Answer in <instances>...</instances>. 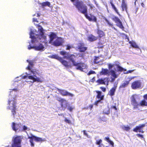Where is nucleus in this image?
Instances as JSON below:
<instances>
[{
    "instance_id": "1",
    "label": "nucleus",
    "mask_w": 147,
    "mask_h": 147,
    "mask_svg": "<svg viewBox=\"0 0 147 147\" xmlns=\"http://www.w3.org/2000/svg\"><path fill=\"white\" fill-rule=\"evenodd\" d=\"M60 54L61 55L63 56V58L56 54L50 56V57L58 60L66 68H71L72 66L69 64L68 61L63 59H66L70 61L72 63L74 66H77L76 68L77 70H79L81 71H83L84 69L83 67H85L86 65L84 63L82 62L77 63L75 61L74 58L76 57V56L74 55L69 54L68 52L64 51H60Z\"/></svg>"
},
{
    "instance_id": "2",
    "label": "nucleus",
    "mask_w": 147,
    "mask_h": 147,
    "mask_svg": "<svg viewBox=\"0 0 147 147\" xmlns=\"http://www.w3.org/2000/svg\"><path fill=\"white\" fill-rule=\"evenodd\" d=\"M73 4L77 8L78 11L81 13L84 14L86 18L89 21L96 22V18L95 16L91 14H90V16L88 15L87 7L84 3L83 1L77 0L73 3Z\"/></svg>"
},
{
    "instance_id": "3",
    "label": "nucleus",
    "mask_w": 147,
    "mask_h": 147,
    "mask_svg": "<svg viewBox=\"0 0 147 147\" xmlns=\"http://www.w3.org/2000/svg\"><path fill=\"white\" fill-rule=\"evenodd\" d=\"M36 26L38 27V31L39 34L36 35V36H35L34 33L32 31H31L30 33V38L32 39L31 42L32 43L35 42L37 40L36 39L40 40L43 39L45 40L46 38V36L44 34V30L42 26L39 24H37Z\"/></svg>"
},
{
    "instance_id": "4",
    "label": "nucleus",
    "mask_w": 147,
    "mask_h": 147,
    "mask_svg": "<svg viewBox=\"0 0 147 147\" xmlns=\"http://www.w3.org/2000/svg\"><path fill=\"white\" fill-rule=\"evenodd\" d=\"M15 98L14 97H9L8 101V104L9 105L7 107V109L11 110L12 113L14 117L16 114V103Z\"/></svg>"
},
{
    "instance_id": "5",
    "label": "nucleus",
    "mask_w": 147,
    "mask_h": 147,
    "mask_svg": "<svg viewBox=\"0 0 147 147\" xmlns=\"http://www.w3.org/2000/svg\"><path fill=\"white\" fill-rule=\"evenodd\" d=\"M22 138L20 136H17L14 138L11 147H21V142Z\"/></svg>"
},
{
    "instance_id": "6",
    "label": "nucleus",
    "mask_w": 147,
    "mask_h": 147,
    "mask_svg": "<svg viewBox=\"0 0 147 147\" xmlns=\"http://www.w3.org/2000/svg\"><path fill=\"white\" fill-rule=\"evenodd\" d=\"M57 100L60 102V105L63 111L65 110L69 105L67 101L65 99L60 97H57Z\"/></svg>"
},
{
    "instance_id": "7",
    "label": "nucleus",
    "mask_w": 147,
    "mask_h": 147,
    "mask_svg": "<svg viewBox=\"0 0 147 147\" xmlns=\"http://www.w3.org/2000/svg\"><path fill=\"white\" fill-rule=\"evenodd\" d=\"M28 138L30 139L29 141L30 143V145L32 146H34V144L33 143V140L36 142H44L45 141V139H42V138L38 137L32 135L31 136L28 137Z\"/></svg>"
},
{
    "instance_id": "8",
    "label": "nucleus",
    "mask_w": 147,
    "mask_h": 147,
    "mask_svg": "<svg viewBox=\"0 0 147 147\" xmlns=\"http://www.w3.org/2000/svg\"><path fill=\"white\" fill-rule=\"evenodd\" d=\"M112 20L116 23V26L122 30H124V28L122 24V22L117 17L114 16L112 18Z\"/></svg>"
},
{
    "instance_id": "9",
    "label": "nucleus",
    "mask_w": 147,
    "mask_h": 147,
    "mask_svg": "<svg viewBox=\"0 0 147 147\" xmlns=\"http://www.w3.org/2000/svg\"><path fill=\"white\" fill-rule=\"evenodd\" d=\"M136 96L135 95H132L131 98V104L133 106L134 109L138 108L140 105L136 100Z\"/></svg>"
},
{
    "instance_id": "10",
    "label": "nucleus",
    "mask_w": 147,
    "mask_h": 147,
    "mask_svg": "<svg viewBox=\"0 0 147 147\" xmlns=\"http://www.w3.org/2000/svg\"><path fill=\"white\" fill-rule=\"evenodd\" d=\"M63 43V40L62 38L57 37L56 39L51 44L55 46L58 47L62 45Z\"/></svg>"
},
{
    "instance_id": "11",
    "label": "nucleus",
    "mask_w": 147,
    "mask_h": 147,
    "mask_svg": "<svg viewBox=\"0 0 147 147\" xmlns=\"http://www.w3.org/2000/svg\"><path fill=\"white\" fill-rule=\"evenodd\" d=\"M22 125L21 123H16L14 122L12 123L11 127L13 130L16 132L18 130L20 131V128H21Z\"/></svg>"
},
{
    "instance_id": "12",
    "label": "nucleus",
    "mask_w": 147,
    "mask_h": 147,
    "mask_svg": "<svg viewBox=\"0 0 147 147\" xmlns=\"http://www.w3.org/2000/svg\"><path fill=\"white\" fill-rule=\"evenodd\" d=\"M131 87L133 89L140 88L141 87V83L140 80H137L134 81L132 83Z\"/></svg>"
},
{
    "instance_id": "13",
    "label": "nucleus",
    "mask_w": 147,
    "mask_h": 147,
    "mask_svg": "<svg viewBox=\"0 0 147 147\" xmlns=\"http://www.w3.org/2000/svg\"><path fill=\"white\" fill-rule=\"evenodd\" d=\"M57 90L59 92L60 94L63 96H68L71 97L73 96L74 95L70 93L69 92L63 89H60L58 88H56Z\"/></svg>"
},
{
    "instance_id": "14",
    "label": "nucleus",
    "mask_w": 147,
    "mask_h": 147,
    "mask_svg": "<svg viewBox=\"0 0 147 147\" xmlns=\"http://www.w3.org/2000/svg\"><path fill=\"white\" fill-rule=\"evenodd\" d=\"M145 126V124H143L139 126H136L135 128L133 129V131L136 132H141L144 133V131L143 130V127Z\"/></svg>"
},
{
    "instance_id": "15",
    "label": "nucleus",
    "mask_w": 147,
    "mask_h": 147,
    "mask_svg": "<svg viewBox=\"0 0 147 147\" xmlns=\"http://www.w3.org/2000/svg\"><path fill=\"white\" fill-rule=\"evenodd\" d=\"M84 42H79L78 44V48L80 52H84L87 49V47H84Z\"/></svg>"
},
{
    "instance_id": "16",
    "label": "nucleus",
    "mask_w": 147,
    "mask_h": 147,
    "mask_svg": "<svg viewBox=\"0 0 147 147\" xmlns=\"http://www.w3.org/2000/svg\"><path fill=\"white\" fill-rule=\"evenodd\" d=\"M109 82L108 78H105L103 79L100 78L96 80V82L98 83V84H105V82H107V84Z\"/></svg>"
},
{
    "instance_id": "17",
    "label": "nucleus",
    "mask_w": 147,
    "mask_h": 147,
    "mask_svg": "<svg viewBox=\"0 0 147 147\" xmlns=\"http://www.w3.org/2000/svg\"><path fill=\"white\" fill-rule=\"evenodd\" d=\"M96 33L98 35L97 38L100 39L101 38L104 37L105 36V32L101 30L97 29Z\"/></svg>"
},
{
    "instance_id": "18",
    "label": "nucleus",
    "mask_w": 147,
    "mask_h": 147,
    "mask_svg": "<svg viewBox=\"0 0 147 147\" xmlns=\"http://www.w3.org/2000/svg\"><path fill=\"white\" fill-rule=\"evenodd\" d=\"M95 92L97 93L96 97L100 100H103L104 97V95H102V92L101 91L99 90L95 91Z\"/></svg>"
},
{
    "instance_id": "19",
    "label": "nucleus",
    "mask_w": 147,
    "mask_h": 147,
    "mask_svg": "<svg viewBox=\"0 0 147 147\" xmlns=\"http://www.w3.org/2000/svg\"><path fill=\"white\" fill-rule=\"evenodd\" d=\"M117 88V86H114L109 92L108 94L110 96H113L115 94V92Z\"/></svg>"
},
{
    "instance_id": "20",
    "label": "nucleus",
    "mask_w": 147,
    "mask_h": 147,
    "mask_svg": "<svg viewBox=\"0 0 147 147\" xmlns=\"http://www.w3.org/2000/svg\"><path fill=\"white\" fill-rule=\"evenodd\" d=\"M121 7L123 11H125L127 12V5L125 0H122Z\"/></svg>"
},
{
    "instance_id": "21",
    "label": "nucleus",
    "mask_w": 147,
    "mask_h": 147,
    "mask_svg": "<svg viewBox=\"0 0 147 147\" xmlns=\"http://www.w3.org/2000/svg\"><path fill=\"white\" fill-rule=\"evenodd\" d=\"M97 39V36H96L92 34H90L87 37L88 40L91 42L95 41Z\"/></svg>"
},
{
    "instance_id": "22",
    "label": "nucleus",
    "mask_w": 147,
    "mask_h": 147,
    "mask_svg": "<svg viewBox=\"0 0 147 147\" xmlns=\"http://www.w3.org/2000/svg\"><path fill=\"white\" fill-rule=\"evenodd\" d=\"M56 36L57 35L55 33L53 32H51L49 35L50 40L49 43L52 44L53 42V40L56 38Z\"/></svg>"
},
{
    "instance_id": "23",
    "label": "nucleus",
    "mask_w": 147,
    "mask_h": 147,
    "mask_svg": "<svg viewBox=\"0 0 147 147\" xmlns=\"http://www.w3.org/2000/svg\"><path fill=\"white\" fill-rule=\"evenodd\" d=\"M27 69L28 70L30 71L34 75V76L36 77L35 75L38 74V70L36 69H32V68L30 65H28L27 67Z\"/></svg>"
},
{
    "instance_id": "24",
    "label": "nucleus",
    "mask_w": 147,
    "mask_h": 147,
    "mask_svg": "<svg viewBox=\"0 0 147 147\" xmlns=\"http://www.w3.org/2000/svg\"><path fill=\"white\" fill-rule=\"evenodd\" d=\"M110 4H111L112 7V8L113 9L115 12L120 17L121 16V15L119 13L118 11V9H117L116 7H115V5L113 3V1L112 0H111L110 2Z\"/></svg>"
},
{
    "instance_id": "25",
    "label": "nucleus",
    "mask_w": 147,
    "mask_h": 147,
    "mask_svg": "<svg viewBox=\"0 0 147 147\" xmlns=\"http://www.w3.org/2000/svg\"><path fill=\"white\" fill-rule=\"evenodd\" d=\"M35 50L36 51H43L44 49V46L41 43H39L38 46H35Z\"/></svg>"
},
{
    "instance_id": "26",
    "label": "nucleus",
    "mask_w": 147,
    "mask_h": 147,
    "mask_svg": "<svg viewBox=\"0 0 147 147\" xmlns=\"http://www.w3.org/2000/svg\"><path fill=\"white\" fill-rule=\"evenodd\" d=\"M109 72V71L107 69L102 68V70L100 72V74L101 75H105L107 74Z\"/></svg>"
},
{
    "instance_id": "27",
    "label": "nucleus",
    "mask_w": 147,
    "mask_h": 147,
    "mask_svg": "<svg viewBox=\"0 0 147 147\" xmlns=\"http://www.w3.org/2000/svg\"><path fill=\"white\" fill-rule=\"evenodd\" d=\"M140 105L141 106H147V101L144 98L140 102Z\"/></svg>"
},
{
    "instance_id": "28",
    "label": "nucleus",
    "mask_w": 147,
    "mask_h": 147,
    "mask_svg": "<svg viewBox=\"0 0 147 147\" xmlns=\"http://www.w3.org/2000/svg\"><path fill=\"white\" fill-rule=\"evenodd\" d=\"M129 43L131 44L133 47L136 49H139L138 46L137 45L135 42L130 41L129 42Z\"/></svg>"
},
{
    "instance_id": "29",
    "label": "nucleus",
    "mask_w": 147,
    "mask_h": 147,
    "mask_svg": "<svg viewBox=\"0 0 147 147\" xmlns=\"http://www.w3.org/2000/svg\"><path fill=\"white\" fill-rule=\"evenodd\" d=\"M115 62L117 63L115 64V65L117 67L118 69V71L121 72L124 70V69L123 67L119 65V62L117 61H115Z\"/></svg>"
},
{
    "instance_id": "30",
    "label": "nucleus",
    "mask_w": 147,
    "mask_h": 147,
    "mask_svg": "<svg viewBox=\"0 0 147 147\" xmlns=\"http://www.w3.org/2000/svg\"><path fill=\"white\" fill-rule=\"evenodd\" d=\"M129 81H126L120 86V88H124L126 87L129 84Z\"/></svg>"
},
{
    "instance_id": "31",
    "label": "nucleus",
    "mask_w": 147,
    "mask_h": 147,
    "mask_svg": "<svg viewBox=\"0 0 147 147\" xmlns=\"http://www.w3.org/2000/svg\"><path fill=\"white\" fill-rule=\"evenodd\" d=\"M40 4L42 7H43L46 6H47L49 7H50V3L48 1L40 3Z\"/></svg>"
},
{
    "instance_id": "32",
    "label": "nucleus",
    "mask_w": 147,
    "mask_h": 147,
    "mask_svg": "<svg viewBox=\"0 0 147 147\" xmlns=\"http://www.w3.org/2000/svg\"><path fill=\"white\" fill-rule=\"evenodd\" d=\"M110 72L111 76L115 78H116L117 77V75L116 74V72L115 71L113 70H111L110 71Z\"/></svg>"
},
{
    "instance_id": "33",
    "label": "nucleus",
    "mask_w": 147,
    "mask_h": 147,
    "mask_svg": "<svg viewBox=\"0 0 147 147\" xmlns=\"http://www.w3.org/2000/svg\"><path fill=\"white\" fill-rule=\"evenodd\" d=\"M104 45H103V43L99 41L98 43L97 47L99 49L102 48L104 47Z\"/></svg>"
},
{
    "instance_id": "34",
    "label": "nucleus",
    "mask_w": 147,
    "mask_h": 147,
    "mask_svg": "<svg viewBox=\"0 0 147 147\" xmlns=\"http://www.w3.org/2000/svg\"><path fill=\"white\" fill-rule=\"evenodd\" d=\"M38 82L41 83L43 82V80H42L41 78L37 77L36 78H35V80H34V82Z\"/></svg>"
},
{
    "instance_id": "35",
    "label": "nucleus",
    "mask_w": 147,
    "mask_h": 147,
    "mask_svg": "<svg viewBox=\"0 0 147 147\" xmlns=\"http://www.w3.org/2000/svg\"><path fill=\"white\" fill-rule=\"evenodd\" d=\"M99 58L98 57H95L94 59V62L96 64L98 63L100 61L98 60Z\"/></svg>"
},
{
    "instance_id": "36",
    "label": "nucleus",
    "mask_w": 147,
    "mask_h": 147,
    "mask_svg": "<svg viewBox=\"0 0 147 147\" xmlns=\"http://www.w3.org/2000/svg\"><path fill=\"white\" fill-rule=\"evenodd\" d=\"M104 19L109 26H110L111 27H112L113 26V23L110 22L107 18H105Z\"/></svg>"
},
{
    "instance_id": "37",
    "label": "nucleus",
    "mask_w": 147,
    "mask_h": 147,
    "mask_svg": "<svg viewBox=\"0 0 147 147\" xmlns=\"http://www.w3.org/2000/svg\"><path fill=\"white\" fill-rule=\"evenodd\" d=\"M67 107V109L68 110H69L70 112H71L72 111V110L74 108V107L71 106L69 105H68Z\"/></svg>"
},
{
    "instance_id": "38",
    "label": "nucleus",
    "mask_w": 147,
    "mask_h": 147,
    "mask_svg": "<svg viewBox=\"0 0 147 147\" xmlns=\"http://www.w3.org/2000/svg\"><path fill=\"white\" fill-rule=\"evenodd\" d=\"M27 61L28 63L31 68L33 67L34 65L33 61H29L28 60H27Z\"/></svg>"
},
{
    "instance_id": "39",
    "label": "nucleus",
    "mask_w": 147,
    "mask_h": 147,
    "mask_svg": "<svg viewBox=\"0 0 147 147\" xmlns=\"http://www.w3.org/2000/svg\"><path fill=\"white\" fill-rule=\"evenodd\" d=\"M64 121L66 123H68L69 124L71 123V121L69 119H67L65 118V119Z\"/></svg>"
},
{
    "instance_id": "40",
    "label": "nucleus",
    "mask_w": 147,
    "mask_h": 147,
    "mask_svg": "<svg viewBox=\"0 0 147 147\" xmlns=\"http://www.w3.org/2000/svg\"><path fill=\"white\" fill-rule=\"evenodd\" d=\"M28 78L29 79L32 80V82H34V81L35 78L33 76H28Z\"/></svg>"
},
{
    "instance_id": "41",
    "label": "nucleus",
    "mask_w": 147,
    "mask_h": 147,
    "mask_svg": "<svg viewBox=\"0 0 147 147\" xmlns=\"http://www.w3.org/2000/svg\"><path fill=\"white\" fill-rule=\"evenodd\" d=\"M95 72L94 71H93L92 70H90L89 72L87 74V75L88 76H89L91 74H95Z\"/></svg>"
},
{
    "instance_id": "42",
    "label": "nucleus",
    "mask_w": 147,
    "mask_h": 147,
    "mask_svg": "<svg viewBox=\"0 0 147 147\" xmlns=\"http://www.w3.org/2000/svg\"><path fill=\"white\" fill-rule=\"evenodd\" d=\"M108 67L109 69H111L112 67H113V66H114V65H115H115L114 64H112L111 63L109 64H108Z\"/></svg>"
},
{
    "instance_id": "43",
    "label": "nucleus",
    "mask_w": 147,
    "mask_h": 147,
    "mask_svg": "<svg viewBox=\"0 0 147 147\" xmlns=\"http://www.w3.org/2000/svg\"><path fill=\"white\" fill-rule=\"evenodd\" d=\"M130 129V128L129 126H124V129L126 131H128Z\"/></svg>"
},
{
    "instance_id": "44",
    "label": "nucleus",
    "mask_w": 147,
    "mask_h": 147,
    "mask_svg": "<svg viewBox=\"0 0 147 147\" xmlns=\"http://www.w3.org/2000/svg\"><path fill=\"white\" fill-rule=\"evenodd\" d=\"M102 140H97L96 142V144L97 145H99L100 143L102 142Z\"/></svg>"
},
{
    "instance_id": "45",
    "label": "nucleus",
    "mask_w": 147,
    "mask_h": 147,
    "mask_svg": "<svg viewBox=\"0 0 147 147\" xmlns=\"http://www.w3.org/2000/svg\"><path fill=\"white\" fill-rule=\"evenodd\" d=\"M27 129V127L25 125H24L23 126V129H20V131H23L24 130H26Z\"/></svg>"
},
{
    "instance_id": "46",
    "label": "nucleus",
    "mask_w": 147,
    "mask_h": 147,
    "mask_svg": "<svg viewBox=\"0 0 147 147\" xmlns=\"http://www.w3.org/2000/svg\"><path fill=\"white\" fill-rule=\"evenodd\" d=\"M100 88L103 92H105L106 91V88L103 87H100Z\"/></svg>"
},
{
    "instance_id": "47",
    "label": "nucleus",
    "mask_w": 147,
    "mask_h": 147,
    "mask_svg": "<svg viewBox=\"0 0 147 147\" xmlns=\"http://www.w3.org/2000/svg\"><path fill=\"white\" fill-rule=\"evenodd\" d=\"M110 111L109 110H108L107 111H105V110H104L103 111V113L107 115H108L110 113Z\"/></svg>"
},
{
    "instance_id": "48",
    "label": "nucleus",
    "mask_w": 147,
    "mask_h": 147,
    "mask_svg": "<svg viewBox=\"0 0 147 147\" xmlns=\"http://www.w3.org/2000/svg\"><path fill=\"white\" fill-rule=\"evenodd\" d=\"M34 47H35V46H31L30 45H29L28 46V49L29 50H30V49H32L33 48V49H35V48Z\"/></svg>"
},
{
    "instance_id": "49",
    "label": "nucleus",
    "mask_w": 147,
    "mask_h": 147,
    "mask_svg": "<svg viewBox=\"0 0 147 147\" xmlns=\"http://www.w3.org/2000/svg\"><path fill=\"white\" fill-rule=\"evenodd\" d=\"M67 48H66V50H69L71 48V46L69 45H67Z\"/></svg>"
},
{
    "instance_id": "50",
    "label": "nucleus",
    "mask_w": 147,
    "mask_h": 147,
    "mask_svg": "<svg viewBox=\"0 0 147 147\" xmlns=\"http://www.w3.org/2000/svg\"><path fill=\"white\" fill-rule=\"evenodd\" d=\"M110 144L112 145L113 146H114V143L113 142L111 141V140H110L109 141H108V142Z\"/></svg>"
},
{
    "instance_id": "51",
    "label": "nucleus",
    "mask_w": 147,
    "mask_h": 147,
    "mask_svg": "<svg viewBox=\"0 0 147 147\" xmlns=\"http://www.w3.org/2000/svg\"><path fill=\"white\" fill-rule=\"evenodd\" d=\"M136 135L138 136V137H140L142 138H143L144 137L142 135H141L140 134H138Z\"/></svg>"
},
{
    "instance_id": "52",
    "label": "nucleus",
    "mask_w": 147,
    "mask_h": 147,
    "mask_svg": "<svg viewBox=\"0 0 147 147\" xmlns=\"http://www.w3.org/2000/svg\"><path fill=\"white\" fill-rule=\"evenodd\" d=\"M111 109H114L115 111H117V110L116 106H112L111 107Z\"/></svg>"
},
{
    "instance_id": "53",
    "label": "nucleus",
    "mask_w": 147,
    "mask_h": 147,
    "mask_svg": "<svg viewBox=\"0 0 147 147\" xmlns=\"http://www.w3.org/2000/svg\"><path fill=\"white\" fill-rule=\"evenodd\" d=\"M143 97L144 99H145L147 101V94H144L143 96Z\"/></svg>"
},
{
    "instance_id": "54",
    "label": "nucleus",
    "mask_w": 147,
    "mask_h": 147,
    "mask_svg": "<svg viewBox=\"0 0 147 147\" xmlns=\"http://www.w3.org/2000/svg\"><path fill=\"white\" fill-rule=\"evenodd\" d=\"M134 71V70H128L127 71V72L126 73V74H128L129 73H131V72H132Z\"/></svg>"
},
{
    "instance_id": "55",
    "label": "nucleus",
    "mask_w": 147,
    "mask_h": 147,
    "mask_svg": "<svg viewBox=\"0 0 147 147\" xmlns=\"http://www.w3.org/2000/svg\"><path fill=\"white\" fill-rule=\"evenodd\" d=\"M100 100H98L96 101V102H95L94 103V105H97L98 103L100 102Z\"/></svg>"
},
{
    "instance_id": "56",
    "label": "nucleus",
    "mask_w": 147,
    "mask_h": 147,
    "mask_svg": "<svg viewBox=\"0 0 147 147\" xmlns=\"http://www.w3.org/2000/svg\"><path fill=\"white\" fill-rule=\"evenodd\" d=\"M33 21L34 22H36L38 23V21L37 20V19L35 18H33Z\"/></svg>"
},
{
    "instance_id": "57",
    "label": "nucleus",
    "mask_w": 147,
    "mask_h": 147,
    "mask_svg": "<svg viewBox=\"0 0 147 147\" xmlns=\"http://www.w3.org/2000/svg\"><path fill=\"white\" fill-rule=\"evenodd\" d=\"M83 132L84 134V135H85V136H86L88 137V135L87 133L86 132V131L83 130Z\"/></svg>"
},
{
    "instance_id": "58",
    "label": "nucleus",
    "mask_w": 147,
    "mask_h": 147,
    "mask_svg": "<svg viewBox=\"0 0 147 147\" xmlns=\"http://www.w3.org/2000/svg\"><path fill=\"white\" fill-rule=\"evenodd\" d=\"M105 138V140L108 142V141L110 140L109 137H106Z\"/></svg>"
},
{
    "instance_id": "59",
    "label": "nucleus",
    "mask_w": 147,
    "mask_h": 147,
    "mask_svg": "<svg viewBox=\"0 0 147 147\" xmlns=\"http://www.w3.org/2000/svg\"><path fill=\"white\" fill-rule=\"evenodd\" d=\"M88 5L90 7V9H92L93 7H94L93 5H92L89 4Z\"/></svg>"
},
{
    "instance_id": "60",
    "label": "nucleus",
    "mask_w": 147,
    "mask_h": 147,
    "mask_svg": "<svg viewBox=\"0 0 147 147\" xmlns=\"http://www.w3.org/2000/svg\"><path fill=\"white\" fill-rule=\"evenodd\" d=\"M95 81V77H93L91 79V82H93Z\"/></svg>"
},
{
    "instance_id": "61",
    "label": "nucleus",
    "mask_w": 147,
    "mask_h": 147,
    "mask_svg": "<svg viewBox=\"0 0 147 147\" xmlns=\"http://www.w3.org/2000/svg\"><path fill=\"white\" fill-rule=\"evenodd\" d=\"M93 105H89V107L91 110L93 108Z\"/></svg>"
},
{
    "instance_id": "62",
    "label": "nucleus",
    "mask_w": 147,
    "mask_h": 147,
    "mask_svg": "<svg viewBox=\"0 0 147 147\" xmlns=\"http://www.w3.org/2000/svg\"><path fill=\"white\" fill-rule=\"evenodd\" d=\"M12 90H13L15 91H17V89H16V88L13 89Z\"/></svg>"
},
{
    "instance_id": "63",
    "label": "nucleus",
    "mask_w": 147,
    "mask_h": 147,
    "mask_svg": "<svg viewBox=\"0 0 147 147\" xmlns=\"http://www.w3.org/2000/svg\"><path fill=\"white\" fill-rule=\"evenodd\" d=\"M141 5L143 7H144V5L143 3H141Z\"/></svg>"
},
{
    "instance_id": "64",
    "label": "nucleus",
    "mask_w": 147,
    "mask_h": 147,
    "mask_svg": "<svg viewBox=\"0 0 147 147\" xmlns=\"http://www.w3.org/2000/svg\"><path fill=\"white\" fill-rule=\"evenodd\" d=\"M71 1L72 3H74L75 2L76 0H70Z\"/></svg>"
}]
</instances>
